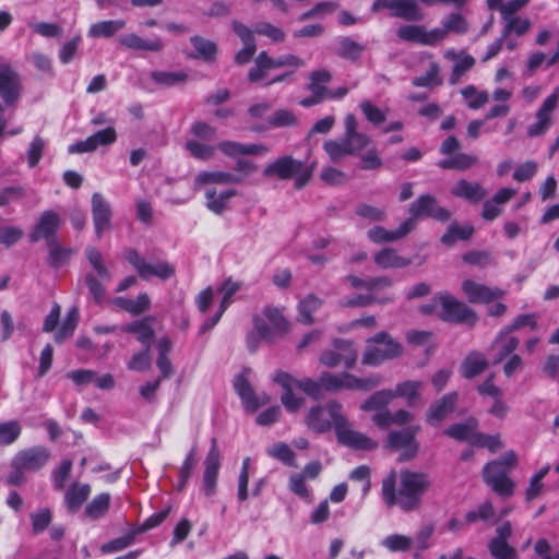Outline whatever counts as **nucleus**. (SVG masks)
<instances>
[{
    "label": "nucleus",
    "mask_w": 559,
    "mask_h": 559,
    "mask_svg": "<svg viewBox=\"0 0 559 559\" xmlns=\"http://www.w3.org/2000/svg\"><path fill=\"white\" fill-rule=\"evenodd\" d=\"M475 429L476 421L474 419H471L465 424H454L449 426L444 430V433L457 441H468L472 443V440H475V436H477Z\"/></svg>",
    "instance_id": "41"
},
{
    "label": "nucleus",
    "mask_w": 559,
    "mask_h": 559,
    "mask_svg": "<svg viewBox=\"0 0 559 559\" xmlns=\"http://www.w3.org/2000/svg\"><path fill=\"white\" fill-rule=\"evenodd\" d=\"M85 255L91 267L94 270L93 273H95L105 282L111 281L112 274L106 265L104 257L98 249H96L95 247H87L85 249Z\"/></svg>",
    "instance_id": "37"
},
{
    "label": "nucleus",
    "mask_w": 559,
    "mask_h": 559,
    "mask_svg": "<svg viewBox=\"0 0 559 559\" xmlns=\"http://www.w3.org/2000/svg\"><path fill=\"white\" fill-rule=\"evenodd\" d=\"M273 63V58H270L265 51H261L255 59L254 67L248 72V80L250 82L263 80L270 70L276 69Z\"/></svg>",
    "instance_id": "44"
},
{
    "label": "nucleus",
    "mask_w": 559,
    "mask_h": 559,
    "mask_svg": "<svg viewBox=\"0 0 559 559\" xmlns=\"http://www.w3.org/2000/svg\"><path fill=\"white\" fill-rule=\"evenodd\" d=\"M488 550L493 559L519 558L516 549L510 546L508 542H502L500 539H490L488 543Z\"/></svg>",
    "instance_id": "51"
},
{
    "label": "nucleus",
    "mask_w": 559,
    "mask_h": 559,
    "mask_svg": "<svg viewBox=\"0 0 559 559\" xmlns=\"http://www.w3.org/2000/svg\"><path fill=\"white\" fill-rule=\"evenodd\" d=\"M50 452L44 447H33L19 451L10 463L5 481L11 486H21L26 480V473L39 471L46 465Z\"/></svg>",
    "instance_id": "2"
},
{
    "label": "nucleus",
    "mask_w": 559,
    "mask_h": 559,
    "mask_svg": "<svg viewBox=\"0 0 559 559\" xmlns=\"http://www.w3.org/2000/svg\"><path fill=\"white\" fill-rule=\"evenodd\" d=\"M48 247V264L53 267L58 269L63 266L72 257L74 253V250L72 248H68L62 246L58 239L51 240L47 242Z\"/></svg>",
    "instance_id": "36"
},
{
    "label": "nucleus",
    "mask_w": 559,
    "mask_h": 559,
    "mask_svg": "<svg viewBox=\"0 0 559 559\" xmlns=\"http://www.w3.org/2000/svg\"><path fill=\"white\" fill-rule=\"evenodd\" d=\"M419 425H411L400 430H391L388 435L386 447L400 451V462L414 459L419 450L416 435L419 432Z\"/></svg>",
    "instance_id": "5"
},
{
    "label": "nucleus",
    "mask_w": 559,
    "mask_h": 559,
    "mask_svg": "<svg viewBox=\"0 0 559 559\" xmlns=\"http://www.w3.org/2000/svg\"><path fill=\"white\" fill-rule=\"evenodd\" d=\"M114 304L132 316H140L151 308V299L146 293H141L135 299L116 297Z\"/></svg>",
    "instance_id": "30"
},
{
    "label": "nucleus",
    "mask_w": 559,
    "mask_h": 559,
    "mask_svg": "<svg viewBox=\"0 0 559 559\" xmlns=\"http://www.w3.org/2000/svg\"><path fill=\"white\" fill-rule=\"evenodd\" d=\"M504 31L503 35H523L530 31L531 21L527 17L513 16L503 20Z\"/></svg>",
    "instance_id": "61"
},
{
    "label": "nucleus",
    "mask_w": 559,
    "mask_h": 559,
    "mask_svg": "<svg viewBox=\"0 0 559 559\" xmlns=\"http://www.w3.org/2000/svg\"><path fill=\"white\" fill-rule=\"evenodd\" d=\"M234 389L240 397L243 408L249 413H254L259 407L270 402V396L266 393L255 394L243 373L235 378Z\"/></svg>",
    "instance_id": "12"
},
{
    "label": "nucleus",
    "mask_w": 559,
    "mask_h": 559,
    "mask_svg": "<svg viewBox=\"0 0 559 559\" xmlns=\"http://www.w3.org/2000/svg\"><path fill=\"white\" fill-rule=\"evenodd\" d=\"M403 347L386 332H379L367 341L362 355L364 365L377 366L402 355Z\"/></svg>",
    "instance_id": "4"
},
{
    "label": "nucleus",
    "mask_w": 559,
    "mask_h": 559,
    "mask_svg": "<svg viewBox=\"0 0 559 559\" xmlns=\"http://www.w3.org/2000/svg\"><path fill=\"white\" fill-rule=\"evenodd\" d=\"M21 425L16 420L0 424V447L14 443L21 435Z\"/></svg>",
    "instance_id": "56"
},
{
    "label": "nucleus",
    "mask_w": 559,
    "mask_h": 559,
    "mask_svg": "<svg viewBox=\"0 0 559 559\" xmlns=\"http://www.w3.org/2000/svg\"><path fill=\"white\" fill-rule=\"evenodd\" d=\"M357 360V349L352 341L336 338L333 348L324 350L320 356V362L329 368L344 365L352 368Z\"/></svg>",
    "instance_id": "9"
},
{
    "label": "nucleus",
    "mask_w": 559,
    "mask_h": 559,
    "mask_svg": "<svg viewBox=\"0 0 559 559\" xmlns=\"http://www.w3.org/2000/svg\"><path fill=\"white\" fill-rule=\"evenodd\" d=\"M330 413L334 418V429L337 441L355 450H373L377 443L365 433L352 429L350 424L342 413L341 404H332Z\"/></svg>",
    "instance_id": "3"
},
{
    "label": "nucleus",
    "mask_w": 559,
    "mask_h": 559,
    "mask_svg": "<svg viewBox=\"0 0 559 559\" xmlns=\"http://www.w3.org/2000/svg\"><path fill=\"white\" fill-rule=\"evenodd\" d=\"M368 145L358 143L352 138L343 135L340 140H329L323 144V150L329 155L330 159L334 163L343 160L346 156L357 155Z\"/></svg>",
    "instance_id": "18"
},
{
    "label": "nucleus",
    "mask_w": 559,
    "mask_h": 559,
    "mask_svg": "<svg viewBox=\"0 0 559 559\" xmlns=\"http://www.w3.org/2000/svg\"><path fill=\"white\" fill-rule=\"evenodd\" d=\"M524 328H528L531 331L537 329L536 317L533 313H524L516 316L508 325L502 328L503 331L511 333L522 330Z\"/></svg>",
    "instance_id": "57"
},
{
    "label": "nucleus",
    "mask_w": 559,
    "mask_h": 559,
    "mask_svg": "<svg viewBox=\"0 0 559 559\" xmlns=\"http://www.w3.org/2000/svg\"><path fill=\"white\" fill-rule=\"evenodd\" d=\"M234 389L240 397L243 408L249 413H254L259 407L270 402V396L266 393L255 394L243 373L235 378Z\"/></svg>",
    "instance_id": "13"
},
{
    "label": "nucleus",
    "mask_w": 559,
    "mask_h": 559,
    "mask_svg": "<svg viewBox=\"0 0 559 559\" xmlns=\"http://www.w3.org/2000/svg\"><path fill=\"white\" fill-rule=\"evenodd\" d=\"M429 474L402 469L391 471L382 480L381 493L386 507H400L404 512L419 509L423 496L430 489Z\"/></svg>",
    "instance_id": "1"
},
{
    "label": "nucleus",
    "mask_w": 559,
    "mask_h": 559,
    "mask_svg": "<svg viewBox=\"0 0 559 559\" xmlns=\"http://www.w3.org/2000/svg\"><path fill=\"white\" fill-rule=\"evenodd\" d=\"M412 538L401 534H392L382 539L381 545L388 550L395 551H407L412 546Z\"/></svg>",
    "instance_id": "59"
},
{
    "label": "nucleus",
    "mask_w": 559,
    "mask_h": 559,
    "mask_svg": "<svg viewBox=\"0 0 559 559\" xmlns=\"http://www.w3.org/2000/svg\"><path fill=\"white\" fill-rule=\"evenodd\" d=\"M151 78L154 82L164 86H174L176 84L182 83L187 79V74L185 72H167V71H153L151 73Z\"/></svg>",
    "instance_id": "62"
},
{
    "label": "nucleus",
    "mask_w": 559,
    "mask_h": 559,
    "mask_svg": "<svg viewBox=\"0 0 559 559\" xmlns=\"http://www.w3.org/2000/svg\"><path fill=\"white\" fill-rule=\"evenodd\" d=\"M461 94L471 109L481 108L488 100L486 91H478L474 85L462 88Z\"/></svg>",
    "instance_id": "53"
},
{
    "label": "nucleus",
    "mask_w": 559,
    "mask_h": 559,
    "mask_svg": "<svg viewBox=\"0 0 559 559\" xmlns=\"http://www.w3.org/2000/svg\"><path fill=\"white\" fill-rule=\"evenodd\" d=\"M91 492L87 484H73L66 492L64 502L68 510L72 513L76 512L86 501Z\"/></svg>",
    "instance_id": "35"
},
{
    "label": "nucleus",
    "mask_w": 559,
    "mask_h": 559,
    "mask_svg": "<svg viewBox=\"0 0 559 559\" xmlns=\"http://www.w3.org/2000/svg\"><path fill=\"white\" fill-rule=\"evenodd\" d=\"M191 44L195 49V53H190L192 58H202L211 61L216 55V45L205 37H191Z\"/></svg>",
    "instance_id": "45"
},
{
    "label": "nucleus",
    "mask_w": 559,
    "mask_h": 559,
    "mask_svg": "<svg viewBox=\"0 0 559 559\" xmlns=\"http://www.w3.org/2000/svg\"><path fill=\"white\" fill-rule=\"evenodd\" d=\"M414 228V219L407 218L395 230H388L382 226H374L368 230L367 236L374 243L393 242L404 238Z\"/></svg>",
    "instance_id": "20"
},
{
    "label": "nucleus",
    "mask_w": 559,
    "mask_h": 559,
    "mask_svg": "<svg viewBox=\"0 0 559 559\" xmlns=\"http://www.w3.org/2000/svg\"><path fill=\"white\" fill-rule=\"evenodd\" d=\"M79 321V311L76 308H72L68 311L61 328L58 330V332L55 335V340L57 343H61L64 340L69 338L74 330L76 329Z\"/></svg>",
    "instance_id": "55"
},
{
    "label": "nucleus",
    "mask_w": 559,
    "mask_h": 559,
    "mask_svg": "<svg viewBox=\"0 0 559 559\" xmlns=\"http://www.w3.org/2000/svg\"><path fill=\"white\" fill-rule=\"evenodd\" d=\"M520 341L518 337L510 335L502 329L496 335L490 345L491 359L493 365H498L507 357L514 354Z\"/></svg>",
    "instance_id": "19"
},
{
    "label": "nucleus",
    "mask_w": 559,
    "mask_h": 559,
    "mask_svg": "<svg viewBox=\"0 0 559 559\" xmlns=\"http://www.w3.org/2000/svg\"><path fill=\"white\" fill-rule=\"evenodd\" d=\"M341 390H358V391H370L381 383L380 376H370L366 378H358L352 373H341Z\"/></svg>",
    "instance_id": "32"
},
{
    "label": "nucleus",
    "mask_w": 559,
    "mask_h": 559,
    "mask_svg": "<svg viewBox=\"0 0 559 559\" xmlns=\"http://www.w3.org/2000/svg\"><path fill=\"white\" fill-rule=\"evenodd\" d=\"M236 195V190L229 189L217 193L216 190L210 189L205 193L206 198V206L213 213L219 215L222 214L228 201Z\"/></svg>",
    "instance_id": "38"
},
{
    "label": "nucleus",
    "mask_w": 559,
    "mask_h": 559,
    "mask_svg": "<svg viewBox=\"0 0 559 559\" xmlns=\"http://www.w3.org/2000/svg\"><path fill=\"white\" fill-rule=\"evenodd\" d=\"M322 306V300L313 294L307 295L298 305L299 313L302 322L306 324L313 323V312Z\"/></svg>",
    "instance_id": "48"
},
{
    "label": "nucleus",
    "mask_w": 559,
    "mask_h": 559,
    "mask_svg": "<svg viewBox=\"0 0 559 559\" xmlns=\"http://www.w3.org/2000/svg\"><path fill=\"white\" fill-rule=\"evenodd\" d=\"M267 453L286 464L287 466L296 467L295 453L292 449L284 442H280L274 444L272 448L267 450Z\"/></svg>",
    "instance_id": "63"
},
{
    "label": "nucleus",
    "mask_w": 559,
    "mask_h": 559,
    "mask_svg": "<svg viewBox=\"0 0 559 559\" xmlns=\"http://www.w3.org/2000/svg\"><path fill=\"white\" fill-rule=\"evenodd\" d=\"M273 381L282 386L284 392L281 396V402L288 412H296L304 405V399L293 393L295 389L293 376L285 371H277L273 377Z\"/></svg>",
    "instance_id": "22"
},
{
    "label": "nucleus",
    "mask_w": 559,
    "mask_h": 559,
    "mask_svg": "<svg viewBox=\"0 0 559 559\" xmlns=\"http://www.w3.org/2000/svg\"><path fill=\"white\" fill-rule=\"evenodd\" d=\"M123 258L134 267L139 276L143 280L156 276L165 281L175 274L174 265L166 261L150 263L144 258L140 257L138 251L132 248L124 250Z\"/></svg>",
    "instance_id": "7"
},
{
    "label": "nucleus",
    "mask_w": 559,
    "mask_h": 559,
    "mask_svg": "<svg viewBox=\"0 0 559 559\" xmlns=\"http://www.w3.org/2000/svg\"><path fill=\"white\" fill-rule=\"evenodd\" d=\"M332 404H338L335 401H331L326 404L325 408L321 406L312 407L306 418L307 426L314 432L321 433L328 431L331 426H334V418L330 413V406Z\"/></svg>",
    "instance_id": "24"
},
{
    "label": "nucleus",
    "mask_w": 559,
    "mask_h": 559,
    "mask_svg": "<svg viewBox=\"0 0 559 559\" xmlns=\"http://www.w3.org/2000/svg\"><path fill=\"white\" fill-rule=\"evenodd\" d=\"M441 24L443 33L464 34L469 31L467 21L457 12L444 16Z\"/></svg>",
    "instance_id": "49"
},
{
    "label": "nucleus",
    "mask_w": 559,
    "mask_h": 559,
    "mask_svg": "<svg viewBox=\"0 0 559 559\" xmlns=\"http://www.w3.org/2000/svg\"><path fill=\"white\" fill-rule=\"evenodd\" d=\"M304 163L292 156H282L267 164L263 169V176L266 178H277L280 180H289L301 173Z\"/></svg>",
    "instance_id": "15"
},
{
    "label": "nucleus",
    "mask_w": 559,
    "mask_h": 559,
    "mask_svg": "<svg viewBox=\"0 0 559 559\" xmlns=\"http://www.w3.org/2000/svg\"><path fill=\"white\" fill-rule=\"evenodd\" d=\"M462 290L469 302L490 304L504 296L506 292L498 287H489L473 280L462 282Z\"/></svg>",
    "instance_id": "16"
},
{
    "label": "nucleus",
    "mask_w": 559,
    "mask_h": 559,
    "mask_svg": "<svg viewBox=\"0 0 559 559\" xmlns=\"http://www.w3.org/2000/svg\"><path fill=\"white\" fill-rule=\"evenodd\" d=\"M217 148L229 157H237L239 155H262L269 150L262 144H241L234 141H222L218 143Z\"/></svg>",
    "instance_id": "28"
},
{
    "label": "nucleus",
    "mask_w": 559,
    "mask_h": 559,
    "mask_svg": "<svg viewBox=\"0 0 559 559\" xmlns=\"http://www.w3.org/2000/svg\"><path fill=\"white\" fill-rule=\"evenodd\" d=\"M374 263L381 269H403L411 264V260L397 253L393 248H384L373 257Z\"/></svg>",
    "instance_id": "31"
},
{
    "label": "nucleus",
    "mask_w": 559,
    "mask_h": 559,
    "mask_svg": "<svg viewBox=\"0 0 559 559\" xmlns=\"http://www.w3.org/2000/svg\"><path fill=\"white\" fill-rule=\"evenodd\" d=\"M23 91L22 79L17 71L8 62L0 63V111L13 107Z\"/></svg>",
    "instance_id": "6"
},
{
    "label": "nucleus",
    "mask_w": 559,
    "mask_h": 559,
    "mask_svg": "<svg viewBox=\"0 0 559 559\" xmlns=\"http://www.w3.org/2000/svg\"><path fill=\"white\" fill-rule=\"evenodd\" d=\"M332 80L330 71L326 69H319L310 73L308 90L310 93H316L323 97L329 96L326 84Z\"/></svg>",
    "instance_id": "43"
},
{
    "label": "nucleus",
    "mask_w": 559,
    "mask_h": 559,
    "mask_svg": "<svg viewBox=\"0 0 559 559\" xmlns=\"http://www.w3.org/2000/svg\"><path fill=\"white\" fill-rule=\"evenodd\" d=\"M451 193L471 203H479L487 195L486 189L480 183L465 179L456 181L451 189Z\"/></svg>",
    "instance_id": "25"
},
{
    "label": "nucleus",
    "mask_w": 559,
    "mask_h": 559,
    "mask_svg": "<svg viewBox=\"0 0 559 559\" xmlns=\"http://www.w3.org/2000/svg\"><path fill=\"white\" fill-rule=\"evenodd\" d=\"M559 100V88L557 87L542 104L536 112V122L527 128V135L531 138L543 135L551 124V112Z\"/></svg>",
    "instance_id": "17"
},
{
    "label": "nucleus",
    "mask_w": 559,
    "mask_h": 559,
    "mask_svg": "<svg viewBox=\"0 0 559 559\" xmlns=\"http://www.w3.org/2000/svg\"><path fill=\"white\" fill-rule=\"evenodd\" d=\"M241 183V178L234 176L233 173L214 170L201 171L195 176L194 188L199 189L205 185H236Z\"/></svg>",
    "instance_id": "29"
},
{
    "label": "nucleus",
    "mask_w": 559,
    "mask_h": 559,
    "mask_svg": "<svg viewBox=\"0 0 559 559\" xmlns=\"http://www.w3.org/2000/svg\"><path fill=\"white\" fill-rule=\"evenodd\" d=\"M110 507V495L107 492L95 496L86 506L84 515L91 520H99L104 518Z\"/></svg>",
    "instance_id": "39"
},
{
    "label": "nucleus",
    "mask_w": 559,
    "mask_h": 559,
    "mask_svg": "<svg viewBox=\"0 0 559 559\" xmlns=\"http://www.w3.org/2000/svg\"><path fill=\"white\" fill-rule=\"evenodd\" d=\"M344 135L352 138L354 141L358 143H365L369 145L370 138L361 132H358V122L356 117L353 114H347L344 118Z\"/></svg>",
    "instance_id": "60"
},
{
    "label": "nucleus",
    "mask_w": 559,
    "mask_h": 559,
    "mask_svg": "<svg viewBox=\"0 0 559 559\" xmlns=\"http://www.w3.org/2000/svg\"><path fill=\"white\" fill-rule=\"evenodd\" d=\"M46 147V141L39 136L36 135L33 138L32 142L29 143L28 150H27V163L31 168H34L38 165L41 155Z\"/></svg>",
    "instance_id": "64"
},
{
    "label": "nucleus",
    "mask_w": 559,
    "mask_h": 559,
    "mask_svg": "<svg viewBox=\"0 0 559 559\" xmlns=\"http://www.w3.org/2000/svg\"><path fill=\"white\" fill-rule=\"evenodd\" d=\"M488 367V361L484 354L479 352L469 353L462 362L461 366V374L465 379H472L481 372H484Z\"/></svg>",
    "instance_id": "34"
},
{
    "label": "nucleus",
    "mask_w": 559,
    "mask_h": 559,
    "mask_svg": "<svg viewBox=\"0 0 559 559\" xmlns=\"http://www.w3.org/2000/svg\"><path fill=\"white\" fill-rule=\"evenodd\" d=\"M365 50V45L354 40L352 37H344L337 47V55L342 58L356 60Z\"/></svg>",
    "instance_id": "52"
},
{
    "label": "nucleus",
    "mask_w": 559,
    "mask_h": 559,
    "mask_svg": "<svg viewBox=\"0 0 559 559\" xmlns=\"http://www.w3.org/2000/svg\"><path fill=\"white\" fill-rule=\"evenodd\" d=\"M263 316L267 320L275 335L286 331L287 321L277 308L265 307Z\"/></svg>",
    "instance_id": "58"
},
{
    "label": "nucleus",
    "mask_w": 559,
    "mask_h": 559,
    "mask_svg": "<svg viewBox=\"0 0 559 559\" xmlns=\"http://www.w3.org/2000/svg\"><path fill=\"white\" fill-rule=\"evenodd\" d=\"M423 386L424 382L419 380H407L400 382L395 385V389L393 390L394 399H405L407 405L413 407L416 405L420 397Z\"/></svg>",
    "instance_id": "33"
},
{
    "label": "nucleus",
    "mask_w": 559,
    "mask_h": 559,
    "mask_svg": "<svg viewBox=\"0 0 559 559\" xmlns=\"http://www.w3.org/2000/svg\"><path fill=\"white\" fill-rule=\"evenodd\" d=\"M550 471V465L547 464L542 467L538 472H536L531 478L528 486L525 490V499L526 501H532L536 499L543 491L544 483L543 479Z\"/></svg>",
    "instance_id": "50"
},
{
    "label": "nucleus",
    "mask_w": 559,
    "mask_h": 559,
    "mask_svg": "<svg viewBox=\"0 0 559 559\" xmlns=\"http://www.w3.org/2000/svg\"><path fill=\"white\" fill-rule=\"evenodd\" d=\"M119 44L139 53L157 52L164 46L158 37H120Z\"/></svg>",
    "instance_id": "27"
},
{
    "label": "nucleus",
    "mask_w": 559,
    "mask_h": 559,
    "mask_svg": "<svg viewBox=\"0 0 559 559\" xmlns=\"http://www.w3.org/2000/svg\"><path fill=\"white\" fill-rule=\"evenodd\" d=\"M33 534L38 535L49 527L52 512L49 508H40L29 514Z\"/></svg>",
    "instance_id": "54"
},
{
    "label": "nucleus",
    "mask_w": 559,
    "mask_h": 559,
    "mask_svg": "<svg viewBox=\"0 0 559 559\" xmlns=\"http://www.w3.org/2000/svg\"><path fill=\"white\" fill-rule=\"evenodd\" d=\"M63 224L61 215L53 210H46L41 212L29 233V241L37 242L41 239L46 243L51 240H57V231Z\"/></svg>",
    "instance_id": "10"
},
{
    "label": "nucleus",
    "mask_w": 559,
    "mask_h": 559,
    "mask_svg": "<svg viewBox=\"0 0 559 559\" xmlns=\"http://www.w3.org/2000/svg\"><path fill=\"white\" fill-rule=\"evenodd\" d=\"M411 217L416 225V218L428 216L439 222H447L451 217L450 211L438 205L437 200L430 195L425 194L419 197L409 206Z\"/></svg>",
    "instance_id": "11"
},
{
    "label": "nucleus",
    "mask_w": 559,
    "mask_h": 559,
    "mask_svg": "<svg viewBox=\"0 0 559 559\" xmlns=\"http://www.w3.org/2000/svg\"><path fill=\"white\" fill-rule=\"evenodd\" d=\"M347 282L354 288H364L368 292H379L392 286V280L388 276H379L365 281L355 275H348Z\"/></svg>",
    "instance_id": "42"
},
{
    "label": "nucleus",
    "mask_w": 559,
    "mask_h": 559,
    "mask_svg": "<svg viewBox=\"0 0 559 559\" xmlns=\"http://www.w3.org/2000/svg\"><path fill=\"white\" fill-rule=\"evenodd\" d=\"M154 317L148 316L141 320L133 321L121 328L122 332L132 333L136 335V340L145 347L151 346V342L155 336L153 329Z\"/></svg>",
    "instance_id": "26"
},
{
    "label": "nucleus",
    "mask_w": 559,
    "mask_h": 559,
    "mask_svg": "<svg viewBox=\"0 0 559 559\" xmlns=\"http://www.w3.org/2000/svg\"><path fill=\"white\" fill-rule=\"evenodd\" d=\"M221 466V453L215 438L212 439L211 448L204 461L203 490L207 497L215 493L218 471Z\"/></svg>",
    "instance_id": "14"
},
{
    "label": "nucleus",
    "mask_w": 559,
    "mask_h": 559,
    "mask_svg": "<svg viewBox=\"0 0 559 559\" xmlns=\"http://www.w3.org/2000/svg\"><path fill=\"white\" fill-rule=\"evenodd\" d=\"M457 400L459 394L456 392H451L432 403L426 415L427 423L432 426L439 425L454 411Z\"/></svg>",
    "instance_id": "21"
},
{
    "label": "nucleus",
    "mask_w": 559,
    "mask_h": 559,
    "mask_svg": "<svg viewBox=\"0 0 559 559\" xmlns=\"http://www.w3.org/2000/svg\"><path fill=\"white\" fill-rule=\"evenodd\" d=\"M197 465V448L193 447L186 455L185 461L179 469V480L176 486L178 491H182L189 478L192 475V472Z\"/></svg>",
    "instance_id": "46"
},
{
    "label": "nucleus",
    "mask_w": 559,
    "mask_h": 559,
    "mask_svg": "<svg viewBox=\"0 0 559 559\" xmlns=\"http://www.w3.org/2000/svg\"><path fill=\"white\" fill-rule=\"evenodd\" d=\"M92 214L96 235L100 238L103 233L109 228L111 211L108 202L99 192L92 195Z\"/></svg>",
    "instance_id": "23"
},
{
    "label": "nucleus",
    "mask_w": 559,
    "mask_h": 559,
    "mask_svg": "<svg viewBox=\"0 0 559 559\" xmlns=\"http://www.w3.org/2000/svg\"><path fill=\"white\" fill-rule=\"evenodd\" d=\"M474 227L472 225H459L453 222L449 225L447 233L441 237L440 241L448 247H451L457 240H467L472 237Z\"/></svg>",
    "instance_id": "40"
},
{
    "label": "nucleus",
    "mask_w": 559,
    "mask_h": 559,
    "mask_svg": "<svg viewBox=\"0 0 559 559\" xmlns=\"http://www.w3.org/2000/svg\"><path fill=\"white\" fill-rule=\"evenodd\" d=\"M439 301L441 309L438 316L442 320L468 325H474L477 322L478 317L476 312L448 293L440 294Z\"/></svg>",
    "instance_id": "8"
},
{
    "label": "nucleus",
    "mask_w": 559,
    "mask_h": 559,
    "mask_svg": "<svg viewBox=\"0 0 559 559\" xmlns=\"http://www.w3.org/2000/svg\"><path fill=\"white\" fill-rule=\"evenodd\" d=\"M394 399L393 390H381L373 393L361 405L364 411L384 409Z\"/></svg>",
    "instance_id": "47"
}]
</instances>
